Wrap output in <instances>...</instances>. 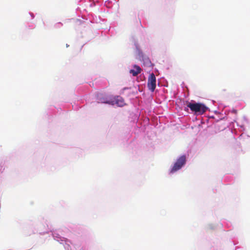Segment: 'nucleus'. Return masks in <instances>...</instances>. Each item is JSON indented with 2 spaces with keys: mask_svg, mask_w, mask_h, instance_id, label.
Returning <instances> with one entry per match:
<instances>
[{
  "mask_svg": "<svg viewBox=\"0 0 250 250\" xmlns=\"http://www.w3.org/2000/svg\"><path fill=\"white\" fill-rule=\"evenodd\" d=\"M112 97H104L99 98L98 100V103H104V104H111L113 102L112 101Z\"/></svg>",
  "mask_w": 250,
  "mask_h": 250,
  "instance_id": "obj_6",
  "label": "nucleus"
},
{
  "mask_svg": "<svg viewBox=\"0 0 250 250\" xmlns=\"http://www.w3.org/2000/svg\"><path fill=\"white\" fill-rule=\"evenodd\" d=\"M112 101L113 102L111 105L116 104L118 106L122 107L125 105L124 99L120 96H116L112 98Z\"/></svg>",
  "mask_w": 250,
  "mask_h": 250,
  "instance_id": "obj_4",
  "label": "nucleus"
},
{
  "mask_svg": "<svg viewBox=\"0 0 250 250\" xmlns=\"http://www.w3.org/2000/svg\"><path fill=\"white\" fill-rule=\"evenodd\" d=\"M156 79L155 75L152 73L148 78L147 87L152 92H153L156 88Z\"/></svg>",
  "mask_w": 250,
  "mask_h": 250,
  "instance_id": "obj_3",
  "label": "nucleus"
},
{
  "mask_svg": "<svg viewBox=\"0 0 250 250\" xmlns=\"http://www.w3.org/2000/svg\"><path fill=\"white\" fill-rule=\"evenodd\" d=\"M133 69H131L129 71V73L132 74L133 76H136L139 74L141 73L142 69L139 66L137 65H134L133 66Z\"/></svg>",
  "mask_w": 250,
  "mask_h": 250,
  "instance_id": "obj_5",
  "label": "nucleus"
},
{
  "mask_svg": "<svg viewBox=\"0 0 250 250\" xmlns=\"http://www.w3.org/2000/svg\"><path fill=\"white\" fill-rule=\"evenodd\" d=\"M188 107L196 113L199 114H204L208 109V107L203 104L188 102L187 104Z\"/></svg>",
  "mask_w": 250,
  "mask_h": 250,
  "instance_id": "obj_1",
  "label": "nucleus"
},
{
  "mask_svg": "<svg viewBox=\"0 0 250 250\" xmlns=\"http://www.w3.org/2000/svg\"><path fill=\"white\" fill-rule=\"evenodd\" d=\"M186 162V156H181L179 159H177V161L174 164L173 167L172 168L170 172L173 173L181 168V167L185 164Z\"/></svg>",
  "mask_w": 250,
  "mask_h": 250,
  "instance_id": "obj_2",
  "label": "nucleus"
}]
</instances>
